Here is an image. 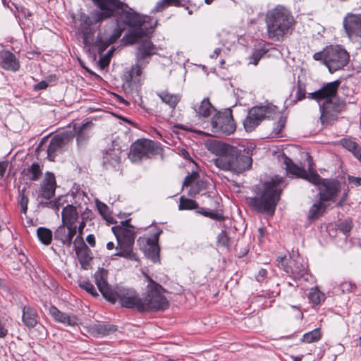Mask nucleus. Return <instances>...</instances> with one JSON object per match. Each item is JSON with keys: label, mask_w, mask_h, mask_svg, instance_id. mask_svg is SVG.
<instances>
[{"label": "nucleus", "mask_w": 361, "mask_h": 361, "mask_svg": "<svg viewBox=\"0 0 361 361\" xmlns=\"http://www.w3.org/2000/svg\"><path fill=\"white\" fill-rule=\"evenodd\" d=\"M127 32L123 37L124 45L139 42L135 50L137 63L147 65L148 59L157 54V47L150 40L157 24H127Z\"/></svg>", "instance_id": "obj_1"}, {"label": "nucleus", "mask_w": 361, "mask_h": 361, "mask_svg": "<svg viewBox=\"0 0 361 361\" xmlns=\"http://www.w3.org/2000/svg\"><path fill=\"white\" fill-rule=\"evenodd\" d=\"M283 165L287 173L297 177L308 180L314 185L319 186L318 194L320 200L325 202H335L340 192V183L338 180L322 179L320 176L311 169L310 164L309 171H307L303 167L296 165L286 156L283 157Z\"/></svg>", "instance_id": "obj_2"}, {"label": "nucleus", "mask_w": 361, "mask_h": 361, "mask_svg": "<svg viewBox=\"0 0 361 361\" xmlns=\"http://www.w3.org/2000/svg\"><path fill=\"white\" fill-rule=\"evenodd\" d=\"M99 8L95 13L97 20H106L112 16L117 18L116 23H148L146 17L135 12L120 0H92Z\"/></svg>", "instance_id": "obj_3"}, {"label": "nucleus", "mask_w": 361, "mask_h": 361, "mask_svg": "<svg viewBox=\"0 0 361 361\" xmlns=\"http://www.w3.org/2000/svg\"><path fill=\"white\" fill-rule=\"evenodd\" d=\"M216 147L218 157L213 162L219 169L240 173L251 167V157L240 153L236 147L222 143Z\"/></svg>", "instance_id": "obj_4"}, {"label": "nucleus", "mask_w": 361, "mask_h": 361, "mask_svg": "<svg viewBox=\"0 0 361 361\" xmlns=\"http://www.w3.org/2000/svg\"><path fill=\"white\" fill-rule=\"evenodd\" d=\"M111 230L117 240L116 250L118 252L114 256L139 262V257L133 252L135 231L134 226L130 224V220L121 221V224L113 226Z\"/></svg>", "instance_id": "obj_5"}, {"label": "nucleus", "mask_w": 361, "mask_h": 361, "mask_svg": "<svg viewBox=\"0 0 361 361\" xmlns=\"http://www.w3.org/2000/svg\"><path fill=\"white\" fill-rule=\"evenodd\" d=\"M283 178L275 176L264 184V190L259 197H252L250 204L258 212L273 214L279 201L281 189L280 184Z\"/></svg>", "instance_id": "obj_6"}, {"label": "nucleus", "mask_w": 361, "mask_h": 361, "mask_svg": "<svg viewBox=\"0 0 361 361\" xmlns=\"http://www.w3.org/2000/svg\"><path fill=\"white\" fill-rule=\"evenodd\" d=\"M313 59L321 61L331 73L343 69L349 62L348 52L340 45L328 46L322 51L314 54Z\"/></svg>", "instance_id": "obj_7"}, {"label": "nucleus", "mask_w": 361, "mask_h": 361, "mask_svg": "<svg viewBox=\"0 0 361 361\" xmlns=\"http://www.w3.org/2000/svg\"><path fill=\"white\" fill-rule=\"evenodd\" d=\"M163 288L161 285L149 279L147 286L145 298L142 300V312L161 311L169 307V301L163 295Z\"/></svg>", "instance_id": "obj_8"}, {"label": "nucleus", "mask_w": 361, "mask_h": 361, "mask_svg": "<svg viewBox=\"0 0 361 361\" xmlns=\"http://www.w3.org/2000/svg\"><path fill=\"white\" fill-rule=\"evenodd\" d=\"M277 111V106L269 104L251 108L243 121L245 130L247 132L252 131L262 120L272 118Z\"/></svg>", "instance_id": "obj_9"}, {"label": "nucleus", "mask_w": 361, "mask_h": 361, "mask_svg": "<svg viewBox=\"0 0 361 361\" xmlns=\"http://www.w3.org/2000/svg\"><path fill=\"white\" fill-rule=\"evenodd\" d=\"M212 131L220 135H228L235 130V123L233 118L231 109L216 114L211 121Z\"/></svg>", "instance_id": "obj_10"}, {"label": "nucleus", "mask_w": 361, "mask_h": 361, "mask_svg": "<svg viewBox=\"0 0 361 361\" xmlns=\"http://www.w3.org/2000/svg\"><path fill=\"white\" fill-rule=\"evenodd\" d=\"M114 298L108 300L112 303H115L118 299L121 306L126 308H136L142 312V298L138 293L133 288L126 287H117L116 290H112Z\"/></svg>", "instance_id": "obj_11"}, {"label": "nucleus", "mask_w": 361, "mask_h": 361, "mask_svg": "<svg viewBox=\"0 0 361 361\" xmlns=\"http://www.w3.org/2000/svg\"><path fill=\"white\" fill-rule=\"evenodd\" d=\"M159 145L152 140H138L130 147L129 158L133 162L139 161L143 158H150L159 154Z\"/></svg>", "instance_id": "obj_12"}, {"label": "nucleus", "mask_w": 361, "mask_h": 361, "mask_svg": "<svg viewBox=\"0 0 361 361\" xmlns=\"http://www.w3.org/2000/svg\"><path fill=\"white\" fill-rule=\"evenodd\" d=\"M345 108V103L341 99L324 101L319 105L321 112L320 120L323 124L336 121L338 114Z\"/></svg>", "instance_id": "obj_13"}, {"label": "nucleus", "mask_w": 361, "mask_h": 361, "mask_svg": "<svg viewBox=\"0 0 361 361\" xmlns=\"http://www.w3.org/2000/svg\"><path fill=\"white\" fill-rule=\"evenodd\" d=\"M161 233V231H158L150 237H139L137 240L140 249L145 253L147 257L154 262L159 260L160 250L158 241Z\"/></svg>", "instance_id": "obj_14"}, {"label": "nucleus", "mask_w": 361, "mask_h": 361, "mask_svg": "<svg viewBox=\"0 0 361 361\" xmlns=\"http://www.w3.org/2000/svg\"><path fill=\"white\" fill-rule=\"evenodd\" d=\"M74 134L72 132L65 131L54 135L50 140L47 147V158L54 161L55 157L62 153L66 146L73 140Z\"/></svg>", "instance_id": "obj_15"}, {"label": "nucleus", "mask_w": 361, "mask_h": 361, "mask_svg": "<svg viewBox=\"0 0 361 361\" xmlns=\"http://www.w3.org/2000/svg\"><path fill=\"white\" fill-rule=\"evenodd\" d=\"M341 81L336 80L335 81L328 82L324 85L320 89L313 92L309 93L307 97L314 99L317 102L322 100H333L336 99Z\"/></svg>", "instance_id": "obj_16"}, {"label": "nucleus", "mask_w": 361, "mask_h": 361, "mask_svg": "<svg viewBox=\"0 0 361 361\" xmlns=\"http://www.w3.org/2000/svg\"><path fill=\"white\" fill-rule=\"evenodd\" d=\"M266 20L267 23H292L293 17L286 7L277 5L267 12Z\"/></svg>", "instance_id": "obj_17"}, {"label": "nucleus", "mask_w": 361, "mask_h": 361, "mask_svg": "<svg viewBox=\"0 0 361 361\" xmlns=\"http://www.w3.org/2000/svg\"><path fill=\"white\" fill-rule=\"evenodd\" d=\"M107 270L104 268H99L94 275V281L102 295L106 300H112L114 298L113 289L107 283Z\"/></svg>", "instance_id": "obj_18"}, {"label": "nucleus", "mask_w": 361, "mask_h": 361, "mask_svg": "<svg viewBox=\"0 0 361 361\" xmlns=\"http://www.w3.org/2000/svg\"><path fill=\"white\" fill-rule=\"evenodd\" d=\"M98 24H80L78 27L79 35L83 39V43L86 47L96 46L95 34L98 35Z\"/></svg>", "instance_id": "obj_19"}, {"label": "nucleus", "mask_w": 361, "mask_h": 361, "mask_svg": "<svg viewBox=\"0 0 361 361\" xmlns=\"http://www.w3.org/2000/svg\"><path fill=\"white\" fill-rule=\"evenodd\" d=\"M123 28L120 27L116 28L111 35L106 32H99L96 39V47L98 48L99 54H102L110 44L114 43L121 36Z\"/></svg>", "instance_id": "obj_20"}, {"label": "nucleus", "mask_w": 361, "mask_h": 361, "mask_svg": "<svg viewBox=\"0 0 361 361\" xmlns=\"http://www.w3.org/2000/svg\"><path fill=\"white\" fill-rule=\"evenodd\" d=\"M76 231L77 226H70V225L62 224L54 232V238L56 240H60L63 245L70 247Z\"/></svg>", "instance_id": "obj_21"}, {"label": "nucleus", "mask_w": 361, "mask_h": 361, "mask_svg": "<svg viewBox=\"0 0 361 361\" xmlns=\"http://www.w3.org/2000/svg\"><path fill=\"white\" fill-rule=\"evenodd\" d=\"M56 179L53 173L47 172L44 179L41 183L39 195L44 199L49 200L55 194Z\"/></svg>", "instance_id": "obj_22"}, {"label": "nucleus", "mask_w": 361, "mask_h": 361, "mask_svg": "<svg viewBox=\"0 0 361 361\" xmlns=\"http://www.w3.org/2000/svg\"><path fill=\"white\" fill-rule=\"evenodd\" d=\"M49 312L56 322L66 326H73L78 324V319L75 315L62 312L54 306L49 307Z\"/></svg>", "instance_id": "obj_23"}, {"label": "nucleus", "mask_w": 361, "mask_h": 361, "mask_svg": "<svg viewBox=\"0 0 361 361\" xmlns=\"http://www.w3.org/2000/svg\"><path fill=\"white\" fill-rule=\"evenodd\" d=\"M93 126L92 121H87L85 123L77 126L74 125L73 130L71 131L74 135H76V140L78 146L84 145L90 137V133Z\"/></svg>", "instance_id": "obj_24"}, {"label": "nucleus", "mask_w": 361, "mask_h": 361, "mask_svg": "<svg viewBox=\"0 0 361 361\" xmlns=\"http://www.w3.org/2000/svg\"><path fill=\"white\" fill-rule=\"evenodd\" d=\"M289 274L294 279L304 278L305 280H307L306 277L307 274V263L300 257H298L297 259L293 260V265L290 266Z\"/></svg>", "instance_id": "obj_25"}, {"label": "nucleus", "mask_w": 361, "mask_h": 361, "mask_svg": "<svg viewBox=\"0 0 361 361\" xmlns=\"http://www.w3.org/2000/svg\"><path fill=\"white\" fill-rule=\"evenodd\" d=\"M79 216L77 207L73 204H68L63 208L61 212L62 224L72 226H76L75 223Z\"/></svg>", "instance_id": "obj_26"}, {"label": "nucleus", "mask_w": 361, "mask_h": 361, "mask_svg": "<svg viewBox=\"0 0 361 361\" xmlns=\"http://www.w3.org/2000/svg\"><path fill=\"white\" fill-rule=\"evenodd\" d=\"M289 24H267V33L270 39L280 40L289 30Z\"/></svg>", "instance_id": "obj_27"}, {"label": "nucleus", "mask_w": 361, "mask_h": 361, "mask_svg": "<svg viewBox=\"0 0 361 361\" xmlns=\"http://www.w3.org/2000/svg\"><path fill=\"white\" fill-rule=\"evenodd\" d=\"M1 66L3 68L8 71H16L19 68V63L16 56L8 51H4L1 54Z\"/></svg>", "instance_id": "obj_28"}, {"label": "nucleus", "mask_w": 361, "mask_h": 361, "mask_svg": "<svg viewBox=\"0 0 361 361\" xmlns=\"http://www.w3.org/2000/svg\"><path fill=\"white\" fill-rule=\"evenodd\" d=\"M157 95L160 98L161 102L168 105L172 111L174 110L181 99L180 94H172L166 90L157 92Z\"/></svg>", "instance_id": "obj_29"}, {"label": "nucleus", "mask_w": 361, "mask_h": 361, "mask_svg": "<svg viewBox=\"0 0 361 361\" xmlns=\"http://www.w3.org/2000/svg\"><path fill=\"white\" fill-rule=\"evenodd\" d=\"M116 331L114 325L105 323H97L90 326V333L94 336H105Z\"/></svg>", "instance_id": "obj_30"}, {"label": "nucleus", "mask_w": 361, "mask_h": 361, "mask_svg": "<svg viewBox=\"0 0 361 361\" xmlns=\"http://www.w3.org/2000/svg\"><path fill=\"white\" fill-rule=\"evenodd\" d=\"M22 320L27 327H35L38 322L37 312L30 307L25 306L23 309Z\"/></svg>", "instance_id": "obj_31"}, {"label": "nucleus", "mask_w": 361, "mask_h": 361, "mask_svg": "<svg viewBox=\"0 0 361 361\" xmlns=\"http://www.w3.org/2000/svg\"><path fill=\"white\" fill-rule=\"evenodd\" d=\"M195 112L198 116L207 118L212 112L214 110L209 99H204L200 104H197L194 107Z\"/></svg>", "instance_id": "obj_32"}, {"label": "nucleus", "mask_w": 361, "mask_h": 361, "mask_svg": "<svg viewBox=\"0 0 361 361\" xmlns=\"http://www.w3.org/2000/svg\"><path fill=\"white\" fill-rule=\"evenodd\" d=\"M85 227V224L84 221L80 222L78 227H77V228L78 229L79 235L75 238V241H74L75 250V252L77 255H80L81 251H84V252H87V251L88 250V247L84 243L82 237V231Z\"/></svg>", "instance_id": "obj_33"}, {"label": "nucleus", "mask_w": 361, "mask_h": 361, "mask_svg": "<svg viewBox=\"0 0 361 361\" xmlns=\"http://www.w3.org/2000/svg\"><path fill=\"white\" fill-rule=\"evenodd\" d=\"M326 208V205L324 201L319 200L315 202L310 209L308 213V218L310 219H315L322 216Z\"/></svg>", "instance_id": "obj_34"}, {"label": "nucleus", "mask_w": 361, "mask_h": 361, "mask_svg": "<svg viewBox=\"0 0 361 361\" xmlns=\"http://www.w3.org/2000/svg\"><path fill=\"white\" fill-rule=\"evenodd\" d=\"M29 202L27 186L24 185L18 189V204L20 207V211L24 214H27V204Z\"/></svg>", "instance_id": "obj_35"}, {"label": "nucleus", "mask_w": 361, "mask_h": 361, "mask_svg": "<svg viewBox=\"0 0 361 361\" xmlns=\"http://www.w3.org/2000/svg\"><path fill=\"white\" fill-rule=\"evenodd\" d=\"M37 235L40 240L44 245H49L52 240V232L49 228L39 227L37 230Z\"/></svg>", "instance_id": "obj_36"}, {"label": "nucleus", "mask_w": 361, "mask_h": 361, "mask_svg": "<svg viewBox=\"0 0 361 361\" xmlns=\"http://www.w3.org/2000/svg\"><path fill=\"white\" fill-rule=\"evenodd\" d=\"M340 143L345 149L350 152L354 157L359 151L360 148H361V145H359L355 141L350 138H343L340 140Z\"/></svg>", "instance_id": "obj_37"}, {"label": "nucleus", "mask_w": 361, "mask_h": 361, "mask_svg": "<svg viewBox=\"0 0 361 361\" xmlns=\"http://www.w3.org/2000/svg\"><path fill=\"white\" fill-rule=\"evenodd\" d=\"M322 334L320 329L317 328L310 332L305 334L302 336V341L307 343L317 342L321 339Z\"/></svg>", "instance_id": "obj_38"}, {"label": "nucleus", "mask_w": 361, "mask_h": 361, "mask_svg": "<svg viewBox=\"0 0 361 361\" xmlns=\"http://www.w3.org/2000/svg\"><path fill=\"white\" fill-rule=\"evenodd\" d=\"M343 26L348 37H361V24H343Z\"/></svg>", "instance_id": "obj_39"}, {"label": "nucleus", "mask_w": 361, "mask_h": 361, "mask_svg": "<svg viewBox=\"0 0 361 361\" xmlns=\"http://www.w3.org/2000/svg\"><path fill=\"white\" fill-rule=\"evenodd\" d=\"M308 298L311 300L314 304L318 305L322 301L324 300V294L322 293L317 288H312L310 290L308 293Z\"/></svg>", "instance_id": "obj_40"}, {"label": "nucleus", "mask_w": 361, "mask_h": 361, "mask_svg": "<svg viewBox=\"0 0 361 361\" xmlns=\"http://www.w3.org/2000/svg\"><path fill=\"white\" fill-rule=\"evenodd\" d=\"M198 207L197 203L190 199L185 198L183 196L180 198V204L178 208L180 210L192 209Z\"/></svg>", "instance_id": "obj_41"}, {"label": "nucleus", "mask_w": 361, "mask_h": 361, "mask_svg": "<svg viewBox=\"0 0 361 361\" xmlns=\"http://www.w3.org/2000/svg\"><path fill=\"white\" fill-rule=\"evenodd\" d=\"M206 189V183L203 180H196L188 191V195L191 197L199 194L202 190Z\"/></svg>", "instance_id": "obj_42"}, {"label": "nucleus", "mask_w": 361, "mask_h": 361, "mask_svg": "<svg viewBox=\"0 0 361 361\" xmlns=\"http://www.w3.org/2000/svg\"><path fill=\"white\" fill-rule=\"evenodd\" d=\"M169 6H184V4H182V0H161L157 3L155 9L159 11Z\"/></svg>", "instance_id": "obj_43"}, {"label": "nucleus", "mask_w": 361, "mask_h": 361, "mask_svg": "<svg viewBox=\"0 0 361 361\" xmlns=\"http://www.w3.org/2000/svg\"><path fill=\"white\" fill-rule=\"evenodd\" d=\"M28 173L30 176V179L32 180H37L42 175V170L40 166L37 163L32 164L31 166L28 169Z\"/></svg>", "instance_id": "obj_44"}, {"label": "nucleus", "mask_w": 361, "mask_h": 361, "mask_svg": "<svg viewBox=\"0 0 361 361\" xmlns=\"http://www.w3.org/2000/svg\"><path fill=\"white\" fill-rule=\"evenodd\" d=\"M267 51L268 49L265 47L255 50L250 57L251 61L250 63L255 66L257 65L259 61Z\"/></svg>", "instance_id": "obj_45"}, {"label": "nucleus", "mask_w": 361, "mask_h": 361, "mask_svg": "<svg viewBox=\"0 0 361 361\" xmlns=\"http://www.w3.org/2000/svg\"><path fill=\"white\" fill-rule=\"evenodd\" d=\"M121 161V157L116 154L109 153L108 156L104 158V165L107 167L108 164L111 165L113 166H116V164H118Z\"/></svg>", "instance_id": "obj_46"}, {"label": "nucleus", "mask_w": 361, "mask_h": 361, "mask_svg": "<svg viewBox=\"0 0 361 361\" xmlns=\"http://www.w3.org/2000/svg\"><path fill=\"white\" fill-rule=\"evenodd\" d=\"M79 286L85 290L88 293L94 297L98 296V293L92 283L88 281H83L79 283Z\"/></svg>", "instance_id": "obj_47"}, {"label": "nucleus", "mask_w": 361, "mask_h": 361, "mask_svg": "<svg viewBox=\"0 0 361 361\" xmlns=\"http://www.w3.org/2000/svg\"><path fill=\"white\" fill-rule=\"evenodd\" d=\"M343 23H361V13H348L345 16Z\"/></svg>", "instance_id": "obj_48"}, {"label": "nucleus", "mask_w": 361, "mask_h": 361, "mask_svg": "<svg viewBox=\"0 0 361 361\" xmlns=\"http://www.w3.org/2000/svg\"><path fill=\"white\" fill-rule=\"evenodd\" d=\"M199 175L197 172H192L187 176L183 181V187L191 186L196 180H197Z\"/></svg>", "instance_id": "obj_49"}, {"label": "nucleus", "mask_w": 361, "mask_h": 361, "mask_svg": "<svg viewBox=\"0 0 361 361\" xmlns=\"http://www.w3.org/2000/svg\"><path fill=\"white\" fill-rule=\"evenodd\" d=\"M339 229L344 233L348 234L353 228L351 220L346 219L341 222L338 226Z\"/></svg>", "instance_id": "obj_50"}, {"label": "nucleus", "mask_w": 361, "mask_h": 361, "mask_svg": "<svg viewBox=\"0 0 361 361\" xmlns=\"http://www.w3.org/2000/svg\"><path fill=\"white\" fill-rule=\"evenodd\" d=\"M145 66L146 65L139 63L136 61V64L132 67L130 74V77L133 78L134 76H136V77L140 76V75L142 74V68Z\"/></svg>", "instance_id": "obj_51"}, {"label": "nucleus", "mask_w": 361, "mask_h": 361, "mask_svg": "<svg viewBox=\"0 0 361 361\" xmlns=\"http://www.w3.org/2000/svg\"><path fill=\"white\" fill-rule=\"evenodd\" d=\"M229 238L226 233V231H221L217 237V242L219 244L222 246H228V245Z\"/></svg>", "instance_id": "obj_52"}, {"label": "nucleus", "mask_w": 361, "mask_h": 361, "mask_svg": "<svg viewBox=\"0 0 361 361\" xmlns=\"http://www.w3.org/2000/svg\"><path fill=\"white\" fill-rule=\"evenodd\" d=\"M286 259V256L278 257L277 259H276V262H278L277 266L279 267L283 268V270L286 273L289 274V272H290V266L285 264Z\"/></svg>", "instance_id": "obj_53"}, {"label": "nucleus", "mask_w": 361, "mask_h": 361, "mask_svg": "<svg viewBox=\"0 0 361 361\" xmlns=\"http://www.w3.org/2000/svg\"><path fill=\"white\" fill-rule=\"evenodd\" d=\"M341 290L343 293L352 291L355 288V285L352 282L344 281L340 285Z\"/></svg>", "instance_id": "obj_54"}, {"label": "nucleus", "mask_w": 361, "mask_h": 361, "mask_svg": "<svg viewBox=\"0 0 361 361\" xmlns=\"http://www.w3.org/2000/svg\"><path fill=\"white\" fill-rule=\"evenodd\" d=\"M63 197H59L58 200L55 201H51L49 202L46 203L49 207H51L56 210L57 213L59 210V208L62 207L63 203L61 202Z\"/></svg>", "instance_id": "obj_55"}, {"label": "nucleus", "mask_w": 361, "mask_h": 361, "mask_svg": "<svg viewBox=\"0 0 361 361\" xmlns=\"http://www.w3.org/2000/svg\"><path fill=\"white\" fill-rule=\"evenodd\" d=\"M17 8V14L16 16L21 20L23 18L26 19L27 16H30V12L25 8H22L20 11Z\"/></svg>", "instance_id": "obj_56"}, {"label": "nucleus", "mask_w": 361, "mask_h": 361, "mask_svg": "<svg viewBox=\"0 0 361 361\" xmlns=\"http://www.w3.org/2000/svg\"><path fill=\"white\" fill-rule=\"evenodd\" d=\"M110 58L108 56H104L101 57L99 60V66L101 69H104L107 67L110 63Z\"/></svg>", "instance_id": "obj_57"}, {"label": "nucleus", "mask_w": 361, "mask_h": 361, "mask_svg": "<svg viewBox=\"0 0 361 361\" xmlns=\"http://www.w3.org/2000/svg\"><path fill=\"white\" fill-rule=\"evenodd\" d=\"M295 97L298 101H301L305 97V90L301 85H298Z\"/></svg>", "instance_id": "obj_58"}, {"label": "nucleus", "mask_w": 361, "mask_h": 361, "mask_svg": "<svg viewBox=\"0 0 361 361\" xmlns=\"http://www.w3.org/2000/svg\"><path fill=\"white\" fill-rule=\"evenodd\" d=\"M284 126L285 121L282 118H281L280 120L279 121L276 128H274V132L272 133L276 136L279 135Z\"/></svg>", "instance_id": "obj_59"}, {"label": "nucleus", "mask_w": 361, "mask_h": 361, "mask_svg": "<svg viewBox=\"0 0 361 361\" xmlns=\"http://www.w3.org/2000/svg\"><path fill=\"white\" fill-rule=\"evenodd\" d=\"M348 180L349 183L353 184L354 185H355L357 187L361 185V178H360V177L348 176Z\"/></svg>", "instance_id": "obj_60"}, {"label": "nucleus", "mask_w": 361, "mask_h": 361, "mask_svg": "<svg viewBox=\"0 0 361 361\" xmlns=\"http://www.w3.org/2000/svg\"><path fill=\"white\" fill-rule=\"evenodd\" d=\"M267 270L264 269H261L259 271L258 274L256 276L257 281L259 282H262L264 280V279L267 277Z\"/></svg>", "instance_id": "obj_61"}, {"label": "nucleus", "mask_w": 361, "mask_h": 361, "mask_svg": "<svg viewBox=\"0 0 361 361\" xmlns=\"http://www.w3.org/2000/svg\"><path fill=\"white\" fill-rule=\"evenodd\" d=\"M97 205L99 213L104 216L108 212V207L102 202L97 203Z\"/></svg>", "instance_id": "obj_62"}, {"label": "nucleus", "mask_w": 361, "mask_h": 361, "mask_svg": "<svg viewBox=\"0 0 361 361\" xmlns=\"http://www.w3.org/2000/svg\"><path fill=\"white\" fill-rule=\"evenodd\" d=\"M48 87V83L46 81H41L35 85V90H44Z\"/></svg>", "instance_id": "obj_63"}, {"label": "nucleus", "mask_w": 361, "mask_h": 361, "mask_svg": "<svg viewBox=\"0 0 361 361\" xmlns=\"http://www.w3.org/2000/svg\"><path fill=\"white\" fill-rule=\"evenodd\" d=\"M7 167H8L7 161H0V176L1 178L4 176Z\"/></svg>", "instance_id": "obj_64"}]
</instances>
